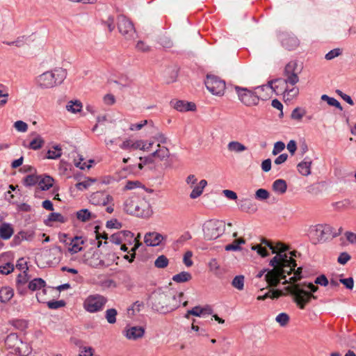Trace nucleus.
<instances>
[{"label":"nucleus","mask_w":356,"mask_h":356,"mask_svg":"<svg viewBox=\"0 0 356 356\" xmlns=\"http://www.w3.org/2000/svg\"><path fill=\"white\" fill-rule=\"evenodd\" d=\"M314 283L321 286H326L329 284V281L325 275H321L315 279Z\"/></svg>","instance_id":"69168bd1"},{"label":"nucleus","mask_w":356,"mask_h":356,"mask_svg":"<svg viewBox=\"0 0 356 356\" xmlns=\"http://www.w3.org/2000/svg\"><path fill=\"white\" fill-rule=\"evenodd\" d=\"M276 255L270 259L269 265L273 267L266 275V281L270 286H277L282 280L286 278V275H291L295 270L296 261L292 258V252L286 253L288 247L282 243H277L273 245Z\"/></svg>","instance_id":"f257e3e1"},{"label":"nucleus","mask_w":356,"mask_h":356,"mask_svg":"<svg viewBox=\"0 0 356 356\" xmlns=\"http://www.w3.org/2000/svg\"><path fill=\"white\" fill-rule=\"evenodd\" d=\"M44 143V140L40 136L37 135L36 137L30 142L29 145L26 146L25 143H23V145L29 149L37 150L40 149L43 146Z\"/></svg>","instance_id":"72a5a7b5"},{"label":"nucleus","mask_w":356,"mask_h":356,"mask_svg":"<svg viewBox=\"0 0 356 356\" xmlns=\"http://www.w3.org/2000/svg\"><path fill=\"white\" fill-rule=\"evenodd\" d=\"M170 300L171 303H175L179 302L180 301V303L181 302L182 298L184 297V293L179 292L176 294H170Z\"/></svg>","instance_id":"338daca9"},{"label":"nucleus","mask_w":356,"mask_h":356,"mask_svg":"<svg viewBox=\"0 0 356 356\" xmlns=\"http://www.w3.org/2000/svg\"><path fill=\"white\" fill-rule=\"evenodd\" d=\"M227 149L231 152L240 153L247 149V147L238 141H231L227 145Z\"/></svg>","instance_id":"473e14b6"},{"label":"nucleus","mask_w":356,"mask_h":356,"mask_svg":"<svg viewBox=\"0 0 356 356\" xmlns=\"http://www.w3.org/2000/svg\"><path fill=\"white\" fill-rule=\"evenodd\" d=\"M47 303L48 307L51 309H56L65 305V302L63 300L48 301Z\"/></svg>","instance_id":"5fc2aeb1"},{"label":"nucleus","mask_w":356,"mask_h":356,"mask_svg":"<svg viewBox=\"0 0 356 356\" xmlns=\"http://www.w3.org/2000/svg\"><path fill=\"white\" fill-rule=\"evenodd\" d=\"M225 224L222 220H210L203 225V232L207 240H213L220 236L225 232Z\"/></svg>","instance_id":"6e6552de"},{"label":"nucleus","mask_w":356,"mask_h":356,"mask_svg":"<svg viewBox=\"0 0 356 356\" xmlns=\"http://www.w3.org/2000/svg\"><path fill=\"white\" fill-rule=\"evenodd\" d=\"M74 165L81 170L89 169L91 167L90 164H87L86 162H83V159L81 156L79 157L78 161L74 160Z\"/></svg>","instance_id":"e2e57ef3"},{"label":"nucleus","mask_w":356,"mask_h":356,"mask_svg":"<svg viewBox=\"0 0 356 356\" xmlns=\"http://www.w3.org/2000/svg\"><path fill=\"white\" fill-rule=\"evenodd\" d=\"M139 160H140V163H138V166L139 169L142 170L145 165L152 163L154 161V158L152 156V154H151L147 156H144V157L140 156L139 158Z\"/></svg>","instance_id":"09e8293b"},{"label":"nucleus","mask_w":356,"mask_h":356,"mask_svg":"<svg viewBox=\"0 0 356 356\" xmlns=\"http://www.w3.org/2000/svg\"><path fill=\"white\" fill-rule=\"evenodd\" d=\"M332 232L331 226L327 224H318L311 226L309 229L308 236L310 241L316 245L329 239V234Z\"/></svg>","instance_id":"0eeeda50"},{"label":"nucleus","mask_w":356,"mask_h":356,"mask_svg":"<svg viewBox=\"0 0 356 356\" xmlns=\"http://www.w3.org/2000/svg\"><path fill=\"white\" fill-rule=\"evenodd\" d=\"M129 241V244L134 243V245L131 248V250L132 253L131 255H125L124 259L128 260L129 262H132L135 258V251L139 248L141 243L139 242L137 238L134 237V234L130 231H120L117 233L112 234L110 237V241L113 243L120 245L124 241Z\"/></svg>","instance_id":"423d86ee"},{"label":"nucleus","mask_w":356,"mask_h":356,"mask_svg":"<svg viewBox=\"0 0 356 356\" xmlns=\"http://www.w3.org/2000/svg\"><path fill=\"white\" fill-rule=\"evenodd\" d=\"M13 270L14 266L10 261V255L8 253L0 255V273L8 275Z\"/></svg>","instance_id":"a211bd4d"},{"label":"nucleus","mask_w":356,"mask_h":356,"mask_svg":"<svg viewBox=\"0 0 356 356\" xmlns=\"http://www.w3.org/2000/svg\"><path fill=\"white\" fill-rule=\"evenodd\" d=\"M284 79H276L270 80L268 82L266 87L270 88L276 95L285 94L287 90L288 84H282L277 80H283Z\"/></svg>","instance_id":"412c9836"},{"label":"nucleus","mask_w":356,"mask_h":356,"mask_svg":"<svg viewBox=\"0 0 356 356\" xmlns=\"http://www.w3.org/2000/svg\"><path fill=\"white\" fill-rule=\"evenodd\" d=\"M117 314L118 312L115 309H108L106 311L105 317L109 323L113 324L116 322Z\"/></svg>","instance_id":"49530a36"},{"label":"nucleus","mask_w":356,"mask_h":356,"mask_svg":"<svg viewBox=\"0 0 356 356\" xmlns=\"http://www.w3.org/2000/svg\"><path fill=\"white\" fill-rule=\"evenodd\" d=\"M14 234V229L11 224L3 222L0 225V238L3 240H8Z\"/></svg>","instance_id":"393cba45"},{"label":"nucleus","mask_w":356,"mask_h":356,"mask_svg":"<svg viewBox=\"0 0 356 356\" xmlns=\"http://www.w3.org/2000/svg\"><path fill=\"white\" fill-rule=\"evenodd\" d=\"M54 184V179L50 176H40L38 182L37 190L47 191L49 190Z\"/></svg>","instance_id":"a878e982"},{"label":"nucleus","mask_w":356,"mask_h":356,"mask_svg":"<svg viewBox=\"0 0 356 356\" xmlns=\"http://www.w3.org/2000/svg\"><path fill=\"white\" fill-rule=\"evenodd\" d=\"M207 185V181L205 179H202L199 182L198 185L194 187L193 190L190 194V197L191 199H195L200 197L202 195L203 190Z\"/></svg>","instance_id":"c756f323"},{"label":"nucleus","mask_w":356,"mask_h":356,"mask_svg":"<svg viewBox=\"0 0 356 356\" xmlns=\"http://www.w3.org/2000/svg\"><path fill=\"white\" fill-rule=\"evenodd\" d=\"M266 247H268L269 249L271 250L272 253H275V249L273 248V243L265 238L261 239V245H253L252 247V250H256L258 254L262 257H266L268 255V252Z\"/></svg>","instance_id":"6ab92c4d"},{"label":"nucleus","mask_w":356,"mask_h":356,"mask_svg":"<svg viewBox=\"0 0 356 356\" xmlns=\"http://www.w3.org/2000/svg\"><path fill=\"white\" fill-rule=\"evenodd\" d=\"M118 28L120 33L127 40H131L136 35L133 23L123 15L118 17Z\"/></svg>","instance_id":"ddd939ff"},{"label":"nucleus","mask_w":356,"mask_h":356,"mask_svg":"<svg viewBox=\"0 0 356 356\" xmlns=\"http://www.w3.org/2000/svg\"><path fill=\"white\" fill-rule=\"evenodd\" d=\"M152 154L154 159L156 158L160 161H163L169 157L170 151L166 147L161 146L160 144H158L156 150Z\"/></svg>","instance_id":"cd10ccee"},{"label":"nucleus","mask_w":356,"mask_h":356,"mask_svg":"<svg viewBox=\"0 0 356 356\" xmlns=\"http://www.w3.org/2000/svg\"><path fill=\"white\" fill-rule=\"evenodd\" d=\"M273 188L275 192L283 194L287 189L286 182L284 179H277L273 182Z\"/></svg>","instance_id":"4c0bfd02"},{"label":"nucleus","mask_w":356,"mask_h":356,"mask_svg":"<svg viewBox=\"0 0 356 356\" xmlns=\"http://www.w3.org/2000/svg\"><path fill=\"white\" fill-rule=\"evenodd\" d=\"M239 208L241 211L247 213H254L257 210L256 204L248 198L241 200Z\"/></svg>","instance_id":"bb28decb"},{"label":"nucleus","mask_w":356,"mask_h":356,"mask_svg":"<svg viewBox=\"0 0 356 356\" xmlns=\"http://www.w3.org/2000/svg\"><path fill=\"white\" fill-rule=\"evenodd\" d=\"M290 318L286 313H280L276 318L275 321L282 327H285L289 322Z\"/></svg>","instance_id":"c03bdc74"},{"label":"nucleus","mask_w":356,"mask_h":356,"mask_svg":"<svg viewBox=\"0 0 356 356\" xmlns=\"http://www.w3.org/2000/svg\"><path fill=\"white\" fill-rule=\"evenodd\" d=\"M136 49L137 51L141 52H148L151 49L150 47L142 40L138 41L136 44Z\"/></svg>","instance_id":"6e6d98bb"},{"label":"nucleus","mask_w":356,"mask_h":356,"mask_svg":"<svg viewBox=\"0 0 356 356\" xmlns=\"http://www.w3.org/2000/svg\"><path fill=\"white\" fill-rule=\"evenodd\" d=\"M192 279V275L190 273L183 271L180 273L173 275L172 280L177 283H183L190 281Z\"/></svg>","instance_id":"e433bc0d"},{"label":"nucleus","mask_w":356,"mask_h":356,"mask_svg":"<svg viewBox=\"0 0 356 356\" xmlns=\"http://www.w3.org/2000/svg\"><path fill=\"white\" fill-rule=\"evenodd\" d=\"M31 277L28 275L27 272L26 270H24L22 274H19L17 279V283L18 286H19L20 284H24L27 283Z\"/></svg>","instance_id":"864d4df0"},{"label":"nucleus","mask_w":356,"mask_h":356,"mask_svg":"<svg viewBox=\"0 0 356 356\" xmlns=\"http://www.w3.org/2000/svg\"><path fill=\"white\" fill-rule=\"evenodd\" d=\"M351 259V257L350 255L346 252H341L339 257H338V259H337V261L338 263H339L340 264H342V265H344L346 264L348 261H350Z\"/></svg>","instance_id":"13d9d810"},{"label":"nucleus","mask_w":356,"mask_h":356,"mask_svg":"<svg viewBox=\"0 0 356 356\" xmlns=\"http://www.w3.org/2000/svg\"><path fill=\"white\" fill-rule=\"evenodd\" d=\"M312 161L311 159L306 157L297 165V170L302 176H308L311 174Z\"/></svg>","instance_id":"5701e85b"},{"label":"nucleus","mask_w":356,"mask_h":356,"mask_svg":"<svg viewBox=\"0 0 356 356\" xmlns=\"http://www.w3.org/2000/svg\"><path fill=\"white\" fill-rule=\"evenodd\" d=\"M192 257L193 253L191 251H187L184 255L183 262L187 267H191L193 264L191 259Z\"/></svg>","instance_id":"680f3d73"},{"label":"nucleus","mask_w":356,"mask_h":356,"mask_svg":"<svg viewBox=\"0 0 356 356\" xmlns=\"http://www.w3.org/2000/svg\"><path fill=\"white\" fill-rule=\"evenodd\" d=\"M321 100L325 101L327 103L328 105L334 106L339 108L340 111L343 110V108L340 104V102L334 97H329L327 95H323L321 97Z\"/></svg>","instance_id":"ea45409f"},{"label":"nucleus","mask_w":356,"mask_h":356,"mask_svg":"<svg viewBox=\"0 0 356 356\" xmlns=\"http://www.w3.org/2000/svg\"><path fill=\"white\" fill-rule=\"evenodd\" d=\"M39 177L35 175H29L24 178L23 184L26 187L35 186L38 184Z\"/></svg>","instance_id":"a19ab883"},{"label":"nucleus","mask_w":356,"mask_h":356,"mask_svg":"<svg viewBox=\"0 0 356 356\" xmlns=\"http://www.w3.org/2000/svg\"><path fill=\"white\" fill-rule=\"evenodd\" d=\"M269 197V193L264 188L258 189L255 193V198L259 200H266Z\"/></svg>","instance_id":"3c124183"},{"label":"nucleus","mask_w":356,"mask_h":356,"mask_svg":"<svg viewBox=\"0 0 356 356\" xmlns=\"http://www.w3.org/2000/svg\"><path fill=\"white\" fill-rule=\"evenodd\" d=\"M85 241L81 236L74 237L70 243L69 248V252L72 254L77 253L82 250V245L84 244Z\"/></svg>","instance_id":"b1692460"},{"label":"nucleus","mask_w":356,"mask_h":356,"mask_svg":"<svg viewBox=\"0 0 356 356\" xmlns=\"http://www.w3.org/2000/svg\"><path fill=\"white\" fill-rule=\"evenodd\" d=\"M305 115V111L300 108H296L291 113V118L293 120H300Z\"/></svg>","instance_id":"4d7b16f0"},{"label":"nucleus","mask_w":356,"mask_h":356,"mask_svg":"<svg viewBox=\"0 0 356 356\" xmlns=\"http://www.w3.org/2000/svg\"><path fill=\"white\" fill-rule=\"evenodd\" d=\"M164 237L157 232H149L145 235V243L148 246H157L163 240Z\"/></svg>","instance_id":"aec40b11"},{"label":"nucleus","mask_w":356,"mask_h":356,"mask_svg":"<svg viewBox=\"0 0 356 356\" xmlns=\"http://www.w3.org/2000/svg\"><path fill=\"white\" fill-rule=\"evenodd\" d=\"M280 39L282 47L286 49L291 51L294 50L299 46V40L294 35L289 33H282Z\"/></svg>","instance_id":"dca6fc26"},{"label":"nucleus","mask_w":356,"mask_h":356,"mask_svg":"<svg viewBox=\"0 0 356 356\" xmlns=\"http://www.w3.org/2000/svg\"><path fill=\"white\" fill-rule=\"evenodd\" d=\"M145 328L142 326H127L124 330V335L129 340H137L143 337Z\"/></svg>","instance_id":"f3484780"},{"label":"nucleus","mask_w":356,"mask_h":356,"mask_svg":"<svg viewBox=\"0 0 356 356\" xmlns=\"http://www.w3.org/2000/svg\"><path fill=\"white\" fill-rule=\"evenodd\" d=\"M153 307L160 312L173 310L180 306L179 302L171 303L169 295L165 293H157L153 295Z\"/></svg>","instance_id":"9d476101"},{"label":"nucleus","mask_w":356,"mask_h":356,"mask_svg":"<svg viewBox=\"0 0 356 356\" xmlns=\"http://www.w3.org/2000/svg\"><path fill=\"white\" fill-rule=\"evenodd\" d=\"M107 299L103 296L95 294L89 296L83 302L84 309L90 313L103 309Z\"/></svg>","instance_id":"9b49d317"},{"label":"nucleus","mask_w":356,"mask_h":356,"mask_svg":"<svg viewBox=\"0 0 356 356\" xmlns=\"http://www.w3.org/2000/svg\"><path fill=\"white\" fill-rule=\"evenodd\" d=\"M342 51L341 49L339 48L334 49L331 51H330L328 53H327L325 56V58L327 60H330L334 59V58L340 56L341 54Z\"/></svg>","instance_id":"603ef678"},{"label":"nucleus","mask_w":356,"mask_h":356,"mask_svg":"<svg viewBox=\"0 0 356 356\" xmlns=\"http://www.w3.org/2000/svg\"><path fill=\"white\" fill-rule=\"evenodd\" d=\"M48 220L51 222H65L66 221V218H65L63 215L59 213H51L49 215Z\"/></svg>","instance_id":"8fccbe9b"},{"label":"nucleus","mask_w":356,"mask_h":356,"mask_svg":"<svg viewBox=\"0 0 356 356\" xmlns=\"http://www.w3.org/2000/svg\"><path fill=\"white\" fill-rule=\"evenodd\" d=\"M244 280L245 277L243 275H237L233 279L232 285L235 289L241 291L244 289Z\"/></svg>","instance_id":"79ce46f5"},{"label":"nucleus","mask_w":356,"mask_h":356,"mask_svg":"<svg viewBox=\"0 0 356 356\" xmlns=\"http://www.w3.org/2000/svg\"><path fill=\"white\" fill-rule=\"evenodd\" d=\"M14 127L18 131L21 132H25L28 129L27 124L22 120H18L15 122L14 124Z\"/></svg>","instance_id":"bf43d9fd"},{"label":"nucleus","mask_w":356,"mask_h":356,"mask_svg":"<svg viewBox=\"0 0 356 356\" xmlns=\"http://www.w3.org/2000/svg\"><path fill=\"white\" fill-rule=\"evenodd\" d=\"M62 155V149L58 146L53 147V149H49L47 153L46 158L48 159H56Z\"/></svg>","instance_id":"58836bf2"},{"label":"nucleus","mask_w":356,"mask_h":356,"mask_svg":"<svg viewBox=\"0 0 356 356\" xmlns=\"http://www.w3.org/2000/svg\"><path fill=\"white\" fill-rule=\"evenodd\" d=\"M45 286L46 282L42 278H35L29 282L28 288L31 291H35L44 288Z\"/></svg>","instance_id":"7c9ffc66"},{"label":"nucleus","mask_w":356,"mask_h":356,"mask_svg":"<svg viewBox=\"0 0 356 356\" xmlns=\"http://www.w3.org/2000/svg\"><path fill=\"white\" fill-rule=\"evenodd\" d=\"M208 90L214 95L222 96L226 88L225 82L215 75H207L204 81Z\"/></svg>","instance_id":"f8f14e48"},{"label":"nucleus","mask_w":356,"mask_h":356,"mask_svg":"<svg viewBox=\"0 0 356 356\" xmlns=\"http://www.w3.org/2000/svg\"><path fill=\"white\" fill-rule=\"evenodd\" d=\"M149 122L147 120H143L139 123L131 124L130 125L129 129L131 131H138L143 128L145 125H147Z\"/></svg>","instance_id":"0e129e2a"},{"label":"nucleus","mask_w":356,"mask_h":356,"mask_svg":"<svg viewBox=\"0 0 356 356\" xmlns=\"http://www.w3.org/2000/svg\"><path fill=\"white\" fill-rule=\"evenodd\" d=\"M124 210L127 213L143 218L149 217L152 213L149 202L138 197L127 198L124 204Z\"/></svg>","instance_id":"20e7f679"},{"label":"nucleus","mask_w":356,"mask_h":356,"mask_svg":"<svg viewBox=\"0 0 356 356\" xmlns=\"http://www.w3.org/2000/svg\"><path fill=\"white\" fill-rule=\"evenodd\" d=\"M13 290L10 287H2L0 289V301L7 302L13 297Z\"/></svg>","instance_id":"2f4dec72"},{"label":"nucleus","mask_w":356,"mask_h":356,"mask_svg":"<svg viewBox=\"0 0 356 356\" xmlns=\"http://www.w3.org/2000/svg\"><path fill=\"white\" fill-rule=\"evenodd\" d=\"M168 259L165 255H160L154 261V266L158 268H164L168 266Z\"/></svg>","instance_id":"a18cd8bd"},{"label":"nucleus","mask_w":356,"mask_h":356,"mask_svg":"<svg viewBox=\"0 0 356 356\" xmlns=\"http://www.w3.org/2000/svg\"><path fill=\"white\" fill-rule=\"evenodd\" d=\"M83 105L79 100L70 101L66 105L67 111L72 113H77L82 109Z\"/></svg>","instance_id":"f704fd0d"},{"label":"nucleus","mask_w":356,"mask_h":356,"mask_svg":"<svg viewBox=\"0 0 356 356\" xmlns=\"http://www.w3.org/2000/svg\"><path fill=\"white\" fill-rule=\"evenodd\" d=\"M171 104H173V107L178 111L185 112L189 111H195L196 109V106L193 102H188L182 100H178L175 102H171Z\"/></svg>","instance_id":"4be33fe9"},{"label":"nucleus","mask_w":356,"mask_h":356,"mask_svg":"<svg viewBox=\"0 0 356 356\" xmlns=\"http://www.w3.org/2000/svg\"><path fill=\"white\" fill-rule=\"evenodd\" d=\"M76 217L79 220L82 222H86L91 219L92 213L90 212L88 209H81L77 211Z\"/></svg>","instance_id":"37998d69"},{"label":"nucleus","mask_w":356,"mask_h":356,"mask_svg":"<svg viewBox=\"0 0 356 356\" xmlns=\"http://www.w3.org/2000/svg\"><path fill=\"white\" fill-rule=\"evenodd\" d=\"M300 72L301 69L298 68L297 61L291 60L284 67V79L277 80V81L282 85L290 84L291 86H294L299 81L298 74Z\"/></svg>","instance_id":"1a4fd4ad"},{"label":"nucleus","mask_w":356,"mask_h":356,"mask_svg":"<svg viewBox=\"0 0 356 356\" xmlns=\"http://www.w3.org/2000/svg\"><path fill=\"white\" fill-rule=\"evenodd\" d=\"M93 349L91 347H83L79 356H92Z\"/></svg>","instance_id":"774afa93"},{"label":"nucleus","mask_w":356,"mask_h":356,"mask_svg":"<svg viewBox=\"0 0 356 356\" xmlns=\"http://www.w3.org/2000/svg\"><path fill=\"white\" fill-rule=\"evenodd\" d=\"M113 200L112 196L102 191L93 193L89 198L90 202L94 205L105 206L110 204Z\"/></svg>","instance_id":"2eb2a0df"},{"label":"nucleus","mask_w":356,"mask_h":356,"mask_svg":"<svg viewBox=\"0 0 356 356\" xmlns=\"http://www.w3.org/2000/svg\"><path fill=\"white\" fill-rule=\"evenodd\" d=\"M84 260L86 264L92 268H102L109 266V264H106L102 258V254L98 250H95L92 252H87L84 254Z\"/></svg>","instance_id":"4468645a"},{"label":"nucleus","mask_w":356,"mask_h":356,"mask_svg":"<svg viewBox=\"0 0 356 356\" xmlns=\"http://www.w3.org/2000/svg\"><path fill=\"white\" fill-rule=\"evenodd\" d=\"M286 294H287L286 291L283 292V291H282V290H270L269 291L266 293L264 296H259L257 297V300H264L268 298H270L271 299H275V298H278L279 297L286 295Z\"/></svg>","instance_id":"c85d7f7f"},{"label":"nucleus","mask_w":356,"mask_h":356,"mask_svg":"<svg viewBox=\"0 0 356 356\" xmlns=\"http://www.w3.org/2000/svg\"><path fill=\"white\" fill-rule=\"evenodd\" d=\"M94 182H95V179L87 178L85 180H83V181L77 183L76 184V188L78 190H81V191L83 190V189H87Z\"/></svg>","instance_id":"de8ad7c7"},{"label":"nucleus","mask_w":356,"mask_h":356,"mask_svg":"<svg viewBox=\"0 0 356 356\" xmlns=\"http://www.w3.org/2000/svg\"><path fill=\"white\" fill-rule=\"evenodd\" d=\"M285 148V145L282 141L276 142L274 145L273 149V154L277 155L282 151H283Z\"/></svg>","instance_id":"052dcab7"},{"label":"nucleus","mask_w":356,"mask_h":356,"mask_svg":"<svg viewBox=\"0 0 356 356\" xmlns=\"http://www.w3.org/2000/svg\"><path fill=\"white\" fill-rule=\"evenodd\" d=\"M266 86H259L254 87L252 89L248 88L235 86L234 87L236 93L237 94L238 99L241 104L248 107L257 106L260 101V97L257 93L256 90L258 89L264 90Z\"/></svg>","instance_id":"39448f33"},{"label":"nucleus","mask_w":356,"mask_h":356,"mask_svg":"<svg viewBox=\"0 0 356 356\" xmlns=\"http://www.w3.org/2000/svg\"><path fill=\"white\" fill-rule=\"evenodd\" d=\"M67 70L63 67H55L37 76L34 82L40 89H50L60 85L66 79Z\"/></svg>","instance_id":"7ed1b4c3"},{"label":"nucleus","mask_w":356,"mask_h":356,"mask_svg":"<svg viewBox=\"0 0 356 356\" xmlns=\"http://www.w3.org/2000/svg\"><path fill=\"white\" fill-rule=\"evenodd\" d=\"M301 273L302 268L299 267L297 270H294L293 276L290 277L289 280L285 278L282 284H291L290 286L285 287L284 290L286 291V293L291 294L293 297V300L298 307L303 309L305 305L310 302L312 298H317L312 293L317 291L318 287L315 283L305 282L302 284H296L302 277Z\"/></svg>","instance_id":"f03ea898"},{"label":"nucleus","mask_w":356,"mask_h":356,"mask_svg":"<svg viewBox=\"0 0 356 356\" xmlns=\"http://www.w3.org/2000/svg\"><path fill=\"white\" fill-rule=\"evenodd\" d=\"M245 241L243 238L235 239L232 243L225 245L226 251H239L241 250V245L245 244Z\"/></svg>","instance_id":"c9c22d12"}]
</instances>
